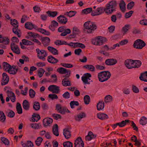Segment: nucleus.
<instances>
[{
  "instance_id": "dca6fc26",
  "label": "nucleus",
  "mask_w": 147,
  "mask_h": 147,
  "mask_svg": "<svg viewBox=\"0 0 147 147\" xmlns=\"http://www.w3.org/2000/svg\"><path fill=\"white\" fill-rule=\"evenodd\" d=\"M117 63L116 59H109L106 60L105 64L107 65H113Z\"/></svg>"
},
{
  "instance_id": "bf43d9fd",
  "label": "nucleus",
  "mask_w": 147,
  "mask_h": 147,
  "mask_svg": "<svg viewBox=\"0 0 147 147\" xmlns=\"http://www.w3.org/2000/svg\"><path fill=\"white\" fill-rule=\"evenodd\" d=\"M11 24L13 26V28L18 27V21L15 19H14L11 22Z\"/></svg>"
},
{
  "instance_id": "412c9836",
  "label": "nucleus",
  "mask_w": 147,
  "mask_h": 147,
  "mask_svg": "<svg viewBox=\"0 0 147 147\" xmlns=\"http://www.w3.org/2000/svg\"><path fill=\"white\" fill-rule=\"evenodd\" d=\"M63 134L65 138L67 139L70 138L71 136L70 131L67 129H64Z\"/></svg>"
},
{
  "instance_id": "58836bf2",
  "label": "nucleus",
  "mask_w": 147,
  "mask_h": 147,
  "mask_svg": "<svg viewBox=\"0 0 147 147\" xmlns=\"http://www.w3.org/2000/svg\"><path fill=\"white\" fill-rule=\"evenodd\" d=\"M49 17H51L54 18L56 16L58 12L56 11H48L46 12Z\"/></svg>"
},
{
  "instance_id": "6e6552de",
  "label": "nucleus",
  "mask_w": 147,
  "mask_h": 147,
  "mask_svg": "<svg viewBox=\"0 0 147 147\" xmlns=\"http://www.w3.org/2000/svg\"><path fill=\"white\" fill-rule=\"evenodd\" d=\"M105 12V8L102 7H98L96 11H93L91 13V15L94 16L100 15Z\"/></svg>"
},
{
  "instance_id": "a19ab883",
  "label": "nucleus",
  "mask_w": 147,
  "mask_h": 147,
  "mask_svg": "<svg viewBox=\"0 0 147 147\" xmlns=\"http://www.w3.org/2000/svg\"><path fill=\"white\" fill-rule=\"evenodd\" d=\"M16 110L17 113L19 114H21L22 113V110L20 104L19 103H18L17 104L16 107Z\"/></svg>"
},
{
  "instance_id": "4be33fe9",
  "label": "nucleus",
  "mask_w": 147,
  "mask_h": 147,
  "mask_svg": "<svg viewBox=\"0 0 147 147\" xmlns=\"http://www.w3.org/2000/svg\"><path fill=\"white\" fill-rule=\"evenodd\" d=\"M68 77H65L62 81L63 85L64 86H71V82L67 79Z\"/></svg>"
},
{
  "instance_id": "5fc2aeb1",
  "label": "nucleus",
  "mask_w": 147,
  "mask_h": 147,
  "mask_svg": "<svg viewBox=\"0 0 147 147\" xmlns=\"http://www.w3.org/2000/svg\"><path fill=\"white\" fill-rule=\"evenodd\" d=\"M92 8L89 7L85 9L82 10V12L85 14H87L90 13L91 12H92Z\"/></svg>"
},
{
  "instance_id": "e2e57ef3",
  "label": "nucleus",
  "mask_w": 147,
  "mask_h": 147,
  "mask_svg": "<svg viewBox=\"0 0 147 147\" xmlns=\"http://www.w3.org/2000/svg\"><path fill=\"white\" fill-rule=\"evenodd\" d=\"M61 64L62 66L68 68H71L73 66V65L70 63H61Z\"/></svg>"
},
{
  "instance_id": "69168bd1",
  "label": "nucleus",
  "mask_w": 147,
  "mask_h": 147,
  "mask_svg": "<svg viewBox=\"0 0 147 147\" xmlns=\"http://www.w3.org/2000/svg\"><path fill=\"white\" fill-rule=\"evenodd\" d=\"M28 34L30 36L34 38H36L39 36V35L38 34L31 32H28Z\"/></svg>"
},
{
  "instance_id": "5701e85b",
  "label": "nucleus",
  "mask_w": 147,
  "mask_h": 147,
  "mask_svg": "<svg viewBox=\"0 0 147 147\" xmlns=\"http://www.w3.org/2000/svg\"><path fill=\"white\" fill-rule=\"evenodd\" d=\"M96 137V136L94 135L91 131L89 132L88 135L86 136L85 139L86 141H89L92 139Z\"/></svg>"
},
{
  "instance_id": "423d86ee",
  "label": "nucleus",
  "mask_w": 147,
  "mask_h": 147,
  "mask_svg": "<svg viewBox=\"0 0 147 147\" xmlns=\"http://www.w3.org/2000/svg\"><path fill=\"white\" fill-rule=\"evenodd\" d=\"M57 71L60 74H66V75L64 76V77L65 78L69 77L71 74L70 70L62 67H61L58 68Z\"/></svg>"
},
{
  "instance_id": "7ed1b4c3",
  "label": "nucleus",
  "mask_w": 147,
  "mask_h": 147,
  "mask_svg": "<svg viewBox=\"0 0 147 147\" xmlns=\"http://www.w3.org/2000/svg\"><path fill=\"white\" fill-rule=\"evenodd\" d=\"M111 74L108 71H104L99 73L98 74L99 81L103 82L107 80L111 76Z\"/></svg>"
},
{
  "instance_id": "a878e982",
  "label": "nucleus",
  "mask_w": 147,
  "mask_h": 147,
  "mask_svg": "<svg viewBox=\"0 0 147 147\" xmlns=\"http://www.w3.org/2000/svg\"><path fill=\"white\" fill-rule=\"evenodd\" d=\"M22 107L24 110L26 111L29 110L30 108L29 102L26 100H24L22 103Z\"/></svg>"
},
{
  "instance_id": "e433bc0d",
  "label": "nucleus",
  "mask_w": 147,
  "mask_h": 147,
  "mask_svg": "<svg viewBox=\"0 0 147 147\" xmlns=\"http://www.w3.org/2000/svg\"><path fill=\"white\" fill-rule=\"evenodd\" d=\"M3 65L4 70L6 71H7L8 72L11 66L8 63L5 62H3Z\"/></svg>"
},
{
  "instance_id": "9d476101",
  "label": "nucleus",
  "mask_w": 147,
  "mask_h": 147,
  "mask_svg": "<svg viewBox=\"0 0 147 147\" xmlns=\"http://www.w3.org/2000/svg\"><path fill=\"white\" fill-rule=\"evenodd\" d=\"M11 48L13 52L17 54H19L20 53V49L17 45L15 43H11Z\"/></svg>"
},
{
  "instance_id": "f03ea898",
  "label": "nucleus",
  "mask_w": 147,
  "mask_h": 147,
  "mask_svg": "<svg viewBox=\"0 0 147 147\" xmlns=\"http://www.w3.org/2000/svg\"><path fill=\"white\" fill-rule=\"evenodd\" d=\"M117 5L116 1H110L106 5V8H105V13L107 15L111 14L114 11H116Z\"/></svg>"
},
{
  "instance_id": "13d9d810",
  "label": "nucleus",
  "mask_w": 147,
  "mask_h": 147,
  "mask_svg": "<svg viewBox=\"0 0 147 147\" xmlns=\"http://www.w3.org/2000/svg\"><path fill=\"white\" fill-rule=\"evenodd\" d=\"M79 33V30L78 28L76 27L73 28L72 36L75 37L76 34H78Z\"/></svg>"
},
{
  "instance_id": "de8ad7c7",
  "label": "nucleus",
  "mask_w": 147,
  "mask_h": 147,
  "mask_svg": "<svg viewBox=\"0 0 147 147\" xmlns=\"http://www.w3.org/2000/svg\"><path fill=\"white\" fill-rule=\"evenodd\" d=\"M70 107L72 109L75 108L74 106H78L79 105V103L78 101H72L70 103Z\"/></svg>"
},
{
  "instance_id": "72a5a7b5",
  "label": "nucleus",
  "mask_w": 147,
  "mask_h": 147,
  "mask_svg": "<svg viewBox=\"0 0 147 147\" xmlns=\"http://www.w3.org/2000/svg\"><path fill=\"white\" fill-rule=\"evenodd\" d=\"M22 145L23 147H33V144L30 141H28L27 143H23L22 142Z\"/></svg>"
},
{
  "instance_id": "338daca9",
  "label": "nucleus",
  "mask_w": 147,
  "mask_h": 147,
  "mask_svg": "<svg viewBox=\"0 0 147 147\" xmlns=\"http://www.w3.org/2000/svg\"><path fill=\"white\" fill-rule=\"evenodd\" d=\"M75 46H76V47H80L82 49H84L85 47V46L84 44L80 42H76Z\"/></svg>"
},
{
  "instance_id": "ddd939ff",
  "label": "nucleus",
  "mask_w": 147,
  "mask_h": 147,
  "mask_svg": "<svg viewBox=\"0 0 147 147\" xmlns=\"http://www.w3.org/2000/svg\"><path fill=\"white\" fill-rule=\"evenodd\" d=\"M2 80L1 83L2 85H5L7 84L9 81V77L7 74L5 73L2 74Z\"/></svg>"
},
{
  "instance_id": "a18cd8bd",
  "label": "nucleus",
  "mask_w": 147,
  "mask_h": 147,
  "mask_svg": "<svg viewBox=\"0 0 147 147\" xmlns=\"http://www.w3.org/2000/svg\"><path fill=\"white\" fill-rule=\"evenodd\" d=\"M22 41L23 44L24 45H34V43L27 40L23 39Z\"/></svg>"
},
{
  "instance_id": "6e6d98bb",
  "label": "nucleus",
  "mask_w": 147,
  "mask_h": 147,
  "mask_svg": "<svg viewBox=\"0 0 147 147\" xmlns=\"http://www.w3.org/2000/svg\"><path fill=\"white\" fill-rule=\"evenodd\" d=\"M71 32V30L69 29H65L64 31L62 32L60 34L61 36H65L67 34H69Z\"/></svg>"
},
{
  "instance_id": "bb28decb",
  "label": "nucleus",
  "mask_w": 147,
  "mask_h": 147,
  "mask_svg": "<svg viewBox=\"0 0 147 147\" xmlns=\"http://www.w3.org/2000/svg\"><path fill=\"white\" fill-rule=\"evenodd\" d=\"M47 49L49 52L53 55H56L58 54V50L54 48L51 46H49L48 47Z\"/></svg>"
},
{
  "instance_id": "6ab92c4d",
  "label": "nucleus",
  "mask_w": 147,
  "mask_h": 147,
  "mask_svg": "<svg viewBox=\"0 0 147 147\" xmlns=\"http://www.w3.org/2000/svg\"><path fill=\"white\" fill-rule=\"evenodd\" d=\"M58 22L61 24H65L67 21V19L65 16L62 15H60L57 17Z\"/></svg>"
},
{
  "instance_id": "c756f323",
  "label": "nucleus",
  "mask_w": 147,
  "mask_h": 147,
  "mask_svg": "<svg viewBox=\"0 0 147 147\" xmlns=\"http://www.w3.org/2000/svg\"><path fill=\"white\" fill-rule=\"evenodd\" d=\"M25 26L26 28L29 30H32L33 28H36V26L30 22L26 23L25 24Z\"/></svg>"
},
{
  "instance_id": "1a4fd4ad",
  "label": "nucleus",
  "mask_w": 147,
  "mask_h": 147,
  "mask_svg": "<svg viewBox=\"0 0 147 147\" xmlns=\"http://www.w3.org/2000/svg\"><path fill=\"white\" fill-rule=\"evenodd\" d=\"M135 62L133 60L127 59L125 61L124 64L128 69L134 68Z\"/></svg>"
},
{
  "instance_id": "3c124183",
  "label": "nucleus",
  "mask_w": 147,
  "mask_h": 147,
  "mask_svg": "<svg viewBox=\"0 0 147 147\" xmlns=\"http://www.w3.org/2000/svg\"><path fill=\"white\" fill-rule=\"evenodd\" d=\"M84 99L85 104L88 105L89 104L90 101V98L89 95H86L85 96Z\"/></svg>"
},
{
  "instance_id": "20e7f679",
  "label": "nucleus",
  "mask_w": 147,
  "mask_h": 147,
  "mask_svg": "<svg viewBox=\"0 0 147 147\" xmlns=\"http://www.w3.org/2000/svg\"><path fill=\"white\" fill-rule=\"evenodd\" d=\"M36 51L38 59L43 61L46 60L45 57L47 55L46 51L43 49L40 50L38 48H37L36 49Z\"/></svg>"
},
{
  "instance_id": "09e8293b",
  "label": "nucleus",
  "mask_w": 147,
  "mask_h": 147,
  "mask_svg": "<svg viewBox=\"0 0 147 147\" xmlns=\"http://www.w3.org/2000/svg\"><path fill=\"white\" fill-rule=\"evenodd\" d=\"M64 147H73V144L69 141L65 142L63 143Z\"/></svg>"
},
{
  "instance_id": "f257e3e1",
  "label": "nucleus",
  "mask_w": 147,
  "mask_h": 147,
  "mask_svg": "<svg viewBox=\"0 0 147 147\" xmlns=\"http://www.w3.org/2000/svg\"><path fill=\"white\" fill-rule=\"evenodd\" d=\"M84 32L88 34L93 32L97 28L94 22H92L90 21L85 22L84 24Z\"/></svg>"
},
{
  "instance_id": "4c0bfd02",
  "label": "nucleus",
  "mask_w": 147,
  "mask_h": 147,
  "mask_svg": "<svg viewBox=\"0 0 147 147\" xmlns=\"http://www.w3.org/2000/svg\"><path fill=\"white\" fill-rule=\"evenodd\" d=\"M125 4L123 1H122L119 3V6L120 8L121 11L124 13L125 10Z\"/></svg>"
},
{
  "instance_id": "cd10ccee",
  "label": "nucleus",
  "mask_w": 147,
  "mask_h": 147,
  "mask_svg": "<svg viewBox=\"0 0 147 147\" xmlns=\"http://www.w3.org/2000/svg\"><path fill=\"white\" fill-rule=\"evenodd\" d=\"M53 134L55 136H58L59 135L58 127L57 124L54 125L53 127Z\"/></svg>"
},
{
  "instance_id": "f8f14e48",
  "label": "nucleus",
  "mask_w": 147,
  "mask_h": 147,
  "mask_svg": "<svg viewBox=\"0 0 147 147\" xmlns=\"http://www.w3.org/2000/svg\"><path fill=\"white\" fill-rule=\"evenodd\" d=\"M75 147H84V144L80 137H78L75 141Z\"/></svg>"
},
{
  "instance_id": "49530a36",
  "label": "nucleus",
  "mask_w": 147,
  "mask_h": 147,
  "mask_svg": "<svg viewBox=\"0 0 147 147\" xmlns=\"http://www.w3.org/2000/svg\"><path fill=\"white\" fill-rule=\"evenodd\" d=\"M76 12L74 11H70L69 12H66L64 14L65 15H67L69 17H71L75 16Z\"/></svg>"
},
{
  "instance_id": "9b49d317",
  "label": "nucleus",
  "mask_w": 147,
  "mask_h": 147,
  "mask_svg": "<svg viewBox=\"0 0 147 147\" xmlns=\"http://www.w3.org/2000/svg\"><path fill=\"white\" fill-rule=\"evenodd\" d=\"M48 89L49 91L52 92L53 93L56 94L58 93L60 90L59 87L54 85L50 86Z\"/></svg>"
},
{
  "instance_id": "603ef678",
  "label": "nucleus",
  "mask_w": 147,
  "mask_h": 147,
  "mask_svg": "<svg viewBox=\"0 0 147 147\" xmlns=\"http://www.w3.org/2000/svg\"><path fill=\"white\" fill-rule=\"evenodd\" d=\"M112 97L110 95H107L105 97V102L106 103L110 102L112 101Z\"/></svg>"
},
{
  "instance_id": "c03bdc74",
  "label": "nucleus",
  "mask_w": 147,
  "mask_h": 147,
  "mask_svg": "<svg viewBox=\"0 0 147 147\" xmlns=\"http://www.w3.org/2000/svg\"><path fill=\"white\" fill-rule=\"evenodd\" d=\"M135 63L134 64V68H138L142 64V62L140 60H134Z\"/></svg>"
},
{
  "instance_id": "473e14b6",
  "label": "nucleus",
  "mask_w": 147,
  "mask_h": 147,
  "mask_svg": "<svg viewBox=\"0 0 147 147\" xmlns=\"http://www.w3.org/2000/svg\"><path fill=\"white\" fill-rule=\"evenodd\" d=\"M6 117L3 111H0V121L2 123L5 122Z\"/></svg>"
},
{
  "instance_id": "37998d69",
  "label": "nucleus",
  "mask_w": 147,
  "mask_h": 147,
  "mask_svg": "<svg viewBox=\"0 0 147 147\" xmlns=\"http://www.w3.org/2000/svg\"><path fill=\"white\" fill-rule=\"evenodd\" d=\"M33 108L36 111H37L39 110L40 108L39 103L38 102H34L33 106Z\"/></svg>"
},
{
  "instance_id": "774afa93",
  "label": "nucleus",
  "mask_w": 147,
  "mask_h": 147,
  "mask_svg": "<svg viewBox=\"0 0 147 147\" xmlns=\"http://www.w3.org/2000/svg\"><path fill=\"white\" fill-rule=\"evenodd\" d=\"M134 3L133 1H131L127 4V8L129 9H131L134 6Z\"/></svg>"
},
{
  "instance_id": "0eeeda50",
  "label": "nucleus",
  "mask_w": 147,
  "mask_h": 147,
  "mask_svg": "<svg viewBox=\"0 0 147 147\" xmlns=\"http://www.w3.org/2000/svg\"><path fill=\"white\" fill-rule=\"evenodd\" d=\"M91 77V75L90 73H87L84 74L82 77V80L84 84H89L90 80V78Z\"/></svg>"
},
{
  "instance_id": "2eb2a0df",
  "label": "nucleus",
  "mask_w": 147,
  "mask_h": 147,
  "mask_svg": "<svg viewBox=\"0 0 147 147\" xmlns=\"http://www.w3.org/2000/svg\"><path fill=\"white\" fill-rule=\"evenodd\" d=\"M74 119L77 121H80L81 119L86 117V115L84 112H81L77 115L74 116Z\"/></svg>"
},
{
  "instance_id": "f704fd0d",
  "label": "nucleus",
  "mask_w": 147,
  "mask_h": 147,
  "mask_svg": "<svg viewBox=\"0 0 147 147\" xmlns=\"http://www.w3.org/2000/svg\"><path fill=\"white\" fill-rule=\"evenodd\" d=\"M104 107V102L103 101H100L97 105V109L100 111Z\"/></svg>"
},
{
  "instance_id": "c9c22d12",
  "label": "nucleus",
  "mask_w": 147,
  "mask_h": 147,
  "mask_svg": "<svg viewBox=\"0 0 147 147\" xmlns=\"http://www.w3.org/2000/svg\"><path fill=\"white\" fill-rule=\"evenodd\" d=\"M40 116L38 114L34 113L32 115V121L37 122L40 119Z\"/></svg>"
},
{
  "instance_id": "052dcab7",
  "label": "nucleus",
  "mask_w": 147,
  "mask_h": 147,
  "mask_svg": "<svg viewBox=\"0 0 147 147\" xmlns=\"http://www.w3.org/2000/svg\"><path fill=\"white\" fill-rule=\"evenodd\" d=\"M29 92V96L31 98H33L34 97L36 93L32 89H30Z\"/></svg>"
},
{
  "instance_id": "7c9ffc66",
  "label": "nucleus",
  "mask_w": 147,
  "mask_h": 147,
  "mask_svg": "<svg viewBox=\"0 0 147 147\" xmlns=\"http://www.w3.org/2000/svg\"><path fill=\"white\" fill-rule=\"evenodd\" d=\"M140 79L143 81L147 82V71L142 73L139 77Z\"/></svg>"
},
{
  "instance_id": "f3484780",
  "label": "nucleus",
  "mask_w": 147,
  "mask_h": 147,
  "mask_svg": "<svg viewBox=\"0 0 147 147\" xmlns=\"http://www.w3.org/2000/svg\"><path fill=\"white\" fill-rule=\"evenodd\" d=\"M41 40L42 43L44 46L46 47L49 45L50 39L49 38L47 37H42Z\"/></svg>"
},
{
  "instance_id": "864d4df0",
  "label": "nucleus",
  "mask_w": 147,
  "mask_h": 147,
  "mask_svg": "<svg viewBox=\"0 0 147 147\" xmlns=\"http://www.w3.org/2000/svg\"><path fill=\"white\" fill-rule=\"evenodd\" d=\"M129 26L130 25L129 24H126L123 27L122 30L124 32V34H126V32L129 29Z\"/></svg>"
},
{
  "instance_id": "2f4dec72",
  "label": "nucleus",
  "mask_w": 147,
  "mask_h": 147,
  "mask_svg": "<svg viewBox=\"0 0 147 147\" xmlns=\"http://www.w3.org/2000/svg\"><path fill=\"white\" fill-rule=\"evenodd\" d=\"M12 32L14 34L17 35L18 37H20L21 36V31L20 30L18 29V28H13Z\"/></svg>"
},
{
  "instance_id": "393cba45",
  "label": "nucleus",
  "mask_w": 147,
  "mask_h": 147,
  "mask_svg": "<svg viewBox=\"0 0 147 147\" xmlns=\"http://www.w3.org/2000/svg\"><path fill=\"white\" fill-rule=\"evenodd\" d=\"M9 40L8 38L3 37L0 35V43H3L4 44L7 45L9 44Z\"/></svg>"
},
{
  "instance_id": "a211bd4d",
  "label": "nucleus",
  "mask_w": 147,
  "mask_h": 147,
  "mask_svg": "<svg viewBox=\"0 0 147 147\" xmlns=\"http://www.w3.org/2000/svg\"><path fill=\"white\" fill-rule=\"evenodd\" d=\"M58 23L55 20H53L51 22V24L49 26V29L53 31H54L55 28L58 26Z\"/></svg>"
},
{
  "instance_id": "79ce46f5",
  "label": "nucleus",
  "mask_w": 147,
  "mask_h": 147,
  "mask_svg": "<svg viewBox=\"0 0 147 147\" xmlns=\"http://www.w3.org/2000/svg\"><path fill=\"white\" fill-rule=\"evenodd\" d=\"M140 123L142 125H145L147 123V119L144 116L142 117L140 120Z\"/></svg>"
},
{
  "instance_id": "4d7b16f0",
  "label": "nucleus",
  "mask_w": 147,
  "mask_h": 147,
  "mask_svg": "<svg viewBox=\"0 0 147 147\" xmlns=\"http://www.w3.org/2000/svg\"><path fill=\"white\" fill-rule=\"evenodd\" d=\"M45 72V70L42 68H40L38 71V75L39 78H41Z\"/></svg>"
},
{
  "instance_id": "4468645a",
  "label": "nucleus",
  "mask_w": 147,
  "mask_h": 147,
  "mask_svg": "<svg viewBox=\"0 0 147 147\" xmlns=\"http://www.w3.org/2000/svg\"><path fill=\"white\" fill-rule=\"evenodd\" d=\"M53 119L50 118H46L43 120L44 126L45 127L50 126L53 122Z\"/></svg>"
},
{
  "instance_id": "0e129e2a",
  "label": "nucleus",
  "mask_w": 147,
  "mask_h": 147,
  "mask_svg": "<svg viewBox=\"0 0 147 147\" xmlns=\"http://www.w3.org/2000/svg\"><path fill=\"white\" fill-rule=\"evenodd\" d=\"M1 141L5 145H8L9 144V141L5 137H1Z\"/></svg>"
},
{
  "instance_id": "aec40b11",
  "label": "nucleus",
  "mask_w": 147,
  "mask_h": 147,
  "mask_svg": "<svg viewBox=\"0 0 147 147\" xmlns=\"http://www.w3.org/2000/svg\"><path fill=\"white\" fill-rule=\"evenodd\" d=\"M47 61L49 63L52 64H55L57 63L58 60L54 58L52 55H50L48 57Z\"/></svg>"
},
{
  "instance_id": "c85d7f7f",
  "label": "nucleus",
  "mask_w": 147,
  "mask_h": 147,
  "mask_svg": "<svg viewBox=\"0 0 147 147\" xmlns=\"http://www.w3.org/2000/svg\"><path fill=\"white\" fill-rule=\"evenodd\" d=\"M97 117L101 120H105L108 118V115L105 113H98L97 114Z\"/></svg>"
},
{
  "instance_id": "b1692460",
  "label": "nucleus",
  "mask_w": 147,
  "mask_h": 147,
  "mask_svg": "<svg viewBox=\"0 0 147 147\" xmlns=\"http://www.w3.org/2000/svg\"><path fill=\"white\" fill-rule=\"evenodd\" d=\"M16 67L14 65L11 66L8 72L11 74H16L18 70V68H16Z\"/></svg>"
},
{
  "instance_id": "680f3d73",
  "label": "nucleus",
  "mask_w": 147,
  "mask_h": 147,
  "mask_svg": "<svg viewBox=\"0 0 147 147\" xmlns=\"http://www.w3.org/2000/svg\"><path fill=\"white\" fill-rule=\"evenodd\" d=\"M130 121L129 120L126 119L124 121H122L120 123V127H123L125 126L126 124L127 123L130 122Z\"/></svg>"
},
{
  "instance_id": "8fccbe9b",
  "label": "nucleus",
  "mask_w": 147,
  "mask_h": 147,
  "mask_svg": "<svg viewBox=\"0 0 147 147\" xmlns=\"http://www.w3.org/2000/svg\"><path fill=\"white\" fill-rule=\"evenodd\" d=\"M42 140L43 139L41 137H38L35 141L36 144L37 146H39L40 145Z\"/></svg>"
},
{
  "instance_id": "ea45409f",
  "label": "nucleus",
  "mask_w": 147,
  "mask_h": 147,
  "mask_svg": "<svg viewBox=\"0 0 147 147\" xmlns=\"http://www.w3.org/2000/svg\"><path fill=\"white\" fill-rule=\"evenodd\" d=\"M83 67L91 71H94L95 70V67L92 65H84Z\"/></svg>"
},
{
  "instance_id": "39448f33",
  "label": "nucleus",
  "mask_w": 147,
  "mask_h": 147,
  "mask_svg": "<svg viewBox=\"0 0 147 147\" xmlns=\"http://www.w3.org/2000/svg\"><path fill=\"white\" fill-rule=\"evenodd\" d=\"M146 44L145 42L140 39H138L135 41L133 44L134 48L138 49H141Z\"/></svg>"
}]
</instances>
